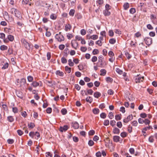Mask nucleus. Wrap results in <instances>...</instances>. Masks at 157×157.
Wrapping results in <instances>:
<instances>
[{
    "label": "nucleus",
    "instance_id": "obj_1",
    "mask_svg": "<svg viewBox=\"0 0 157 157\" xmlns=\"http://www.w3.org/2000/svg\"><path fill=\"white\" fill-rule=\"evenodd\" d=\"M26 83V79L25 78H22L20 80L19 79L17 80V85L19 86H25Z\"/></svg>",
    "mask_w": 157,
    "mask_h": 157
},
{
    "label": "nucleus",
    "instance_id": "obj_2",
    "mask_svg": "<svg viewBox=\"0 0 157 157\" xmlns=\"http://www.w3.org/2000/svg\"><path fill=\"white\" fill-rule=\"evenodd\" d=\"M22 43L24 44L25 47L27 49L29 50L31 48V44L28 43L25 39L21 40Z\"/></svg>",
    "mask_w": 157,
    "mask_h": 157
},
{
    "label": "nucleus",
    "instance_id": "obj_3",
    "mask_svg": "<svg viewBox=\"0 0 157 157\" xmlns=\"http://www.w3.org/2000/svg\"><path fill=\"white\" fill-rule=\"evenodd\" d=\"M61 32H59V34H56L55 36L56 38L59 42H61L63 41L64 40V36L62 35H61Z\"/></svg>",
    "mask_w": 157,
    "mask_h": 157
},
{
    "label": "nucleus",
    "instance_id": "obj_4",
    "mask_svg": "<svg viewBox=\"0 0 157 157\" xmlns=\"http://www.w3.org/2000/svg\"><path fill=\"white\" fill-rule=\"evenodd\" d=\"M144 79V77H140L138 75L136 76L135 78V81L136 83L140 82H142Z\"/></svg>",
    "mask_w": 157,
    "mask_h": 157
},
{
    "label": "nucleus",
    "instance_id": "obj_5",
    "mask_svg": "<svg viewBox=\"0 0 157 157\" xmlns=\"http://www.w3.org/2000/svg\"><path fill=\"white\" fill-rule=\"evenodd\" d=\"M144 40L145 41V43L147 45H151L152 42V39L150 37H146Z\"/></svg>",
    "mask_w": 157,
    "mask_h": 157
},
{
    "label": "nucleus",
    "instance_id": "obj_6",
    "mask_svg": "<svg viewBox=\"0 0 157 157\" xmlns=\"http://www.w3.org/2000/svg\"><path fill=\"white\" fill-rule=\"evenodd\" d=\"M0 38L3 39V41L5 43H7L9 42V40L7 38H5V35L3 33H0Z\"/></svg>",
    "mask_w": 157,
    "mask_h": 157
},
{
    "label": "nucleus",
    "instance_id": "obj_7",
    "mask_svg": "<svg viewBox=\"0 0 157 157\" xmlns=\"http://www.w3.org/2000/svg\"><path fill=\"white\" fill-rule=\"evenodd\" d=\"M68 126L67 125H65L63 127H60L59 130L60 132H65L68 129Z\"/></svg>",
    "mask_w": 157,
    "mask_h": 157
},
{
    "label": "nucleus",
    "instance_id": "obj_8",
    "mask_svg": "<svg viewBox=\"0 0 157 157\" xmlns=\"http://www.w3.org/2000/svg\"><path fill=\"white\" fill-rule=\"evenodd\" d=\"M133 118V116L132 115H129L127 118L124 119L123 122L125 123H127L131 120H132Z\"/></svg>",
    "mask_w": 157,
    "mask_h": 157
},
{
    "label": "nucleus",
    "instance_id": "obj_9",
    "mask_svg": "<svg viewBox=\"0 0 157 157\" xmlns=\"http://www.w3.org/2000/svg\"><path fill=\"white\" fill-rule=\"evenodd\" d=\"M71 44L72 46L75 49H77V47L78 46V43L76 40H74L73 42L72 41Z\"/></svg>",
    "mask_w": 157,
    "mask_h": 157
},
{
    "label": "nucleus",
    "instance_id": "obj_10",
    "mask_svg": "<svg viewBox=\"0 0 157 157\" xmlns=\"http://www.w3.org/2000/svg\"><path fill=\"white\" fill-rule=\"evenodd\" d=\"M71 26L70 24H67L65 25V30L66 31L70 30L71 29Z\"/></svg>",
    "mask_w": 157,
    "mask_h": 157
},
{
    "label": "nucleus",
    "instance_id": "obj_11",
    "mask_svg": "<svg viewBox=\"0 0 157 157\" xmlns=\"http://www.w3.org/2000/svg\"><path fill=\"white\" fill-rule=\"evenodd\" d=\"M7 39H8V40L9 41H13L14 39V37L13 36L11 35H9L7 36Z\"/></svg>",
    "mask_w": 157,
    "mask_h": 157
},
{
    "label": "nucleus",
    "instance_id": "obj_12",
    "mask_svg": "<svg viewBox=\"0 0 157 157\" xmlns=\"http://www.w3.org/2000/svg\"><path fill=\"white\" fill-rule=\"evenodd\" d=\"M17 95L18 97L21 99H22L23 98V95L21 92L20 91H17Z\"/></svg>",
    "mask_w": 157,
    "mask_h": 157
},
{
    "label": "nucleus",
    "instance_id": "obj_13",
    "mask_svg": "<svg viewBox=\"0 0 157 157\" xmlns=\"http://www.w3.org/2000/svg\"><path fill=\"white\" fill-rule=\"evenodd\" d=\"M120 137L118 136H114L113 137L114 141L116 142H117L119 141Z\"/></svg>",
    "mask_w": 157,
    "mask_h": 157
},
{
    "label": "nucleus",
    "instance_id": "obj_14",
    "mask_svg": "<svg viewBox=\"0 0 157 157\" xmlns=\"http://www.w3.org/2000/svg\"><path fill=\"white\" fill-rule=\"evenodd\" d=\"M101 73L100 75L101 76H105L106 73V71L105 69H101L100 70Z\"/></svg>",
    "mask_w": 157,
    "mask_h": 157
},
{
    "label": "nucleus",
    "instance_id": "obj_15",
    "mask_svg": "<svg viewBox=\"0 0 157 157\" xmlns=\"http://www.w3.org/2000/svg\"><path fill=\"white\" fill-rule=\"evenodd\" d=\"M94 96L95 98H98L101 96V94L98 92H96L94 93Z\"/></svg>",
    "mask_w": 157,
    "mask_h": 157
},
{
    "label": "nucleus",
    "instance_id": "obj_16",
    "mask_svg": "<svg viewBox=\"0 0 157 157\" xmlns=\"http://www.w3.org/2000/svg\"><path fill=\"white\" fill-rule=\"evenodd\" d=\"M103 13L105 16H108L110 14V12L109 11V10H105L103 11Z\"/></svg>",
    "mask_w": 157,
    "mask_h": 157
},
{
    "label": "nucleus",
    "instance_id": "obj_17",
    "mask_svg": "<svg viewBox=\"0 0 157 157\" xmlns=\"http://www.w3.org/2000/svg\"><path fill=\"white\" fill-rule=\"evenodd\" d=\"M113 132L114 134H118L120 133V130L117 128H115L113 129Z\"/></svg>",
    "mask_w": 157,
    "mask_h": 157
},
{
    "label": "nucleus",
    "instance_id": "obj_18",
    "mask_svg": "<svg viewBox=\"0 0 157 157\" xmlns=\"http://www.w3.org/2000/svg\"><path fill=\"white\" fill-rule=\"evenodd\" d=\"M7 120L10 122H13L14 120V118L12 116H9L7 117Z\"/></svg>",
    "mask_w": 157,
    "mask_h": 157
},
{
    "label": "nucleus",
    "instance_id": "obj_19",
    "mask_svg": "<svg viewBox=\"0 0 157 157\" xmlns=\"http://www.w3.org/2000/svg\"><path fill=\"white\" fill-rule=\"evenodd\" d=\"M86 101L87 102L91 103L93 101V98L89 96L86 98Z\"/></svg>",
    "mask_w": 157,
    "mask_h": 157
},
{
    "label": "nucleus",
    "instance_id": "obj_20",
    "mask_svg": "<svg viewBox=\"0 0 157 157\" xmlns=\"http://www.w3.org/2000/svg\"><path fill=\"white\" fill-rule=\"evenodd\" d=\"M56 73L57 75L60 76H63L64 75V73L63 72L60 71H57L56 72Z\"/></svg>",
    "mask_w": 157,
    "mask_h": 157
},
{
    "label": "nucleus",
    "instance_id": "obj_21",
    "mask_svg": "<svg viewBox=\"0 0 157 157\" xmlns=\"http://www.w3.org/2000/svg\"><path fill=\"white\" fill-rule=\"evenodd\" d=\"M35 126L34 123L33 122H31L28 124L29 128L30 129L33 128Z\"/></svg>",
    "mask_w": 157,
    "mask_h": 157
},
{
    "label": "nucleus",
    "instance_id": "obj_22",
    "mask_svg": "<svg viewBox=\"0 0 157 157\" xmlns=\"http://www.w3.org/2000/svg\"><path fill=\"white\" fill-rule=\"evenodd\" d=\"M14 15L16 17L19 19L21 17L20 13L17 10V12L15 13Z\"/></svg>",
    "mask_w": 157,
    "mask_h": 157
},
{
    "label": "nucleus",
    "instance_id": "obj_23",
    "mask_svg": "<svg viewBox=\"0 0 157 157\" xmlns=\"http://www.w3.org/2000/svg\"><path fill=\"white\" fill-rule=\"evenodd\" d=\"M72 126L75 129H77L79 127V124L77 122H75L73 123Z\"/></svg>",
    "mask_w": 157,
    "mask_h": 157
},
{
    "label": "nucleus",
    "instance_id": "obj_24",
    "mask_svg": "<svg viewBox=\"0 0 157 157\" xmlns=\"http://www.w3.org/2000/svg\"><path fill=\"white\" fill-rule=\"evenodd\" d=\"M68 64L70 67H72L74 66V63L72 62L71 59H69L68 60Z\"/></svg>",
    "mask_w": 157,
    "mask_h": 157
},
{
    "label": "nucleus",
    "instance_id": "obj_25",
    "mask_svg": "<svg viewBox=\"0 0 157 157\" xmlns=\"http://www.w3.org/2000/svg\"><path fill=\"white\" fill-rule=\"evenodd\" d=\"M93 112L95 114H98L99 112V110L98 109L95 108L93 110Z\"/></svg>",
    "mask_w": 157,
    "mask_h": 157
},
{
    "label": "nucleus",
    "instance_id": "obj_26",
    "mask_svg": "<svg viewBox=\"0 0 157 157\" xmlns=\"http://www.w3.org/2000/svg\"><path fill=\"white\" fill-rule=\"evenodd\" d=\"M8 47L7 46L5 45H1L0 47V49L2 51H4L7 50Z\"/></svg>",
    "mask_w": 157,
    "mask_h": 157
},
{
    "label": "nucleus",
    "instance_id": "obj_27",
    "mask_svg": "<svg viewBox=\"0 0 157 157\" xmlns=\"http://www.w3.org/2000/svg\"><path fill=\"white\" fill-rule=\"evenodd\" d=\"M129 5L128 3L126 2L124 4L123 7L125 10H127L129 7Z\"/></svg>",
    "mask_w": 157,
    "mask_h": 157
},
{
    "label": "nucleus",
    "instance_id": "obj_28",
    "mask_svg": "<svg viewBox=\"0 0 157 157\" xmlns=\"http://www.w3.org/2000/svg\"><path fill=\"white\" fill-rule=\"evenodd\" d=\"M50 18L51 19L54 20H55L57 17L56 15L54 13H52L51 15H50Z\"/></svg>",
    "mask_w": 157,
    "mask_h": 157
},
{
    "label": "nucleus",
    "instance_id": "obj_29",
    "mask_svg": "<svg viewBox=\"0 0 157 157\" xmlns=\"http://www.w3.org/2000/svg\"><path fill=\"white\" fill-rule=\"evenodd\" d=\"M39 85V83L36 82H33L31 84V85L33 86L34 87H36Z\"/></svg>",
    "mask_w": 157,
    "mask_h": 157
},
{
    "label": "nucleus",
    "instance_id": "obj_30",
    "mask_svg": "<svg viewBox=\"0 0 157 157\" xmlns=\"http://www.w3.org/2000/svg\"><path fill=\"white\" fill-rule=\"evenodd\" d=\"M116 71L120 75H121L123 73V71L120 70L118 68H117L116 69Z\"/></svg>",
    "mask_w": 157,
    "mask_h": 157
},
{
    "label": "nucleus",
    "instance_id": "obj_31",
    "mask_svg": "<svg viewBox=\"0 0 157 157\" xmlns=\"http://www.w3.org/2000/svg\"><path fill=\"white\" fill-rule=\"evenodd\" d=\"M65 70L68 73H70L71 72V68L67 66L65 67Z\"/></svg>",
    "mask_w": 157,
    "mask_h": 157
},
{
    "label": "nucleus",
    "instance_id": "obj_32",
    "mask_svg": "<svg viewBox=\"0 0 157 157\" xmlns=\"http://www.w3.org/2000/svg\"><path fill=\"white\" fill-rule=\"evenodd\" d=\"M75 10H71L69 12V14L70 16H73L75 14Z\"/></svg>",
    "mask_w": 157,
    "mask_h": 157
},
{
    "label": "nucleus",
    "instance_id": "obj_33",
    "mask_svg": "<svg viewBox=\"0 0 157 157\" xmlns=\"http://www.w3.org/2000/svg\"><path fill=\"white\" fill-rule=\"evenodd\" d=\"M8 66L9 64L8 63H6L4 64V65L2 67V69H5L8 67Z\"/></svg>",
    "mask_w": 157,
    "mask_h": 157
},
{
    "label": "nucleus",
    "instance_id": "obj_34",
    "mask_svg": "<svg viewBox=\"0 0 157 157\" xmlns=\"http://www.w3.org/2000/svg\"><path fill=\"white\" fill-rule=\"evenodd\" d=\"M106 114L105 113H102L100 114V117L101 118L105 119L106 117Z\"/></svg>",
    "mask_w": 157,
    "mask_h": 157
},
{
    "label": "nucleus",
    "instance_id": "obj_35",
    "mask_svg": "<svg viewBox=\"0 0 157 157\" xmlns=\"http://www.w3.org/2000/svg\"><path fill=\"white\" fill-rule=\"evenodd\" d=\"M109 42L111 44H113L116 42V40L114 38L111 39L109 40Z\"/></svg>",
    "mask_w": 157,
    "mask_h": 157
},
{
    "label": "nucleus",
    "instance_id": "obj_36",
    "mask_svg": "<svg viewBox=\"0 0 157 157\" xmlns=\"http://www.w3.org/2000/svg\"><path fill=\"white\" fill-rule=\"evenodd\" d=\"M61 60L62 63H66L67 62V59L64 57H62Z\"/></svg>",
    "mask_w": 157,
    "mask_h": 157
},
{
    "label": "nucleus",
    "instance_id": "obj_37",
    "mask_svg": "<svg viewBox=\"0 0 157 157\" xmlns=\"http://www.w3.org/2000/svg\"><path fill=\"white\" fill-rule=\"evenodd\" d=\"M12 111L15 113H17L18 111L17 108L16 107H13L12 108Z\"/></svg>",
    "mask_w": 157,
    "mask_h": 157
},
{
    "label": "nucleus",
    "instance_id": "obj_38",
    "mask_svg": "<svg viewBox=\"0 0 157 157\" xmlns=\"http://www.w3.org/2000/svg\"><path fill=\"white\" fill-rule=\"evenodd\" d=\"M108 117L110 119H113L114 117V116L113 114V113L112 112L109 113Z\"/></svg>",
    "mask_w": 157,
    "mask_h": 157
},
{
    "label": "nucleus",
    "instance_id": "obj_39",
    "mask_svg": "<svg viewBox=\"0 0 157 157\" xmlns=\"http://www.w3.org/2000/svg\"><path fill=\"white\" fill-rule=\"evenodd\" d=\"M98 38V36L97 35H93L90 36V38L94 40H95Z\"/></svg>",
    "mask_w": 157,
    "mask_h": 157
},
{
    "label": "nucleus",
    "instance_id": "obj_40",
    "mask_svg": "<svg viewBox=\"0 0 157 157\" xmlns=\"http://www.w3.org/2000/svg\"><path fill=\"white\" fill-rule=\"evenodd\" d=\"M115 119L117 121L120 120L121 119L120 115L119 114H117L115 116Z\"/></svg>",
    "mask_w": 157,
    "mask_h": 157
},
{
    "label": "nucleus",
    "instance_id": "obj_41",
    "mask_svg": "<svg viewBox=\"0 0 157 157\" xmlns=\"http://www.w3.org/2000/svg\"><path fill=\"white\" fill-rule=\"evenodd\" d=\"M98 62L100 63H102L103 62V59H104L103 56L101 55L98 57Z\"/></svg>",
    "mask_w": 157,
    "mask_h": 157
},
{
    "label": "nucleus",
    "instance_id": "obj_42",
    "mask_svg": "<svg viewBox=\"0 0 157 157\" xmlns=\"http://www.w3.org/2000/svg\"><path fill=\"white\" fill-rule=\"evenodd\" d=\"M99 52L98 50L97 49H94L93 50L92 53L93 55H95L98 54L99 53Z\"/></svg>",
    "mask_w": 157,
    "mask_h": 157
},
{
    "label": "nucleus",
    "instance_id": "obj_43",
    "mask_svg": "<svg viewBox=\"0 0 157 157\" xmlns=\"http://www.w3.org/2000/svg\"><path fill=\"white\" fill-rule=\"evenodd\" d=\"M127 136V133L125 132H123L121 133V137L124 138L126 136Z\"/></svg>",
    "mask_w": 157,
    "mask_h": 157
},
{
    "label": "nucleus",
    "instance_id": "obj_44",
    "mask_svg": "<svg viewBox=\"0 0 157 157\" xmlns=\"http://www.w3.org/2000/svg\"><path fill=\"white\" fill-rule=\"evenodd\" d=\"M104 125L105 126H107L109 125V121L108 120H105L104 122Z\"/></svg>",
    "mask_w": 157,
    "mask_h": 157
},
{
    "label": "nucleus",
    "instance_id": "obj_45",
    "mask_svg": "<svg viewBox=\"0 0 157 157\" xmlns=\"http://www.w3.org/2000/svg\"><path fill=\"white\" fill-rule=\"evenodd\" d=\"M116 121L115 120H113L111 121L110 122V124L113 127H114L115 125Z\"/></svg>",
    "mask_w": 157,
    "mask_h": 157
},
{
    "label": "nucleus",
    "instance_id": "obj_46",
    "mask_svg": "<svg viewBox=\"0 0 157 157\" xmlns=\"http://www.w3.org/2000/svg\"><path fill=\"white\" fill-rule=\"evenodd\" d=\"M27 79L29 82H31L33 80V78L31 76H29L27 77Z\"/></svg>",
    "mask_w": 157,
    "mask_h": 157
},
{
    "label": "nucleus",
    "instance_id": "obj_47",
    "mask_svg": "<svg viewBox=\"0 0 157 157\" xmlns=\"http://www.w3.org/2000/svg\"><path fill=\"white\" fill-rule=\"evenodd\" d=\"M67 112V110L65 109H63L61 110V112L63 115L66 114Z\"/></svg>",
    "mask_w": 157,
    "mask_h": 157
},
{
    "label": "nucleus",
    "instance_id": "obj_48",
    "mask_svg": "<svg viewBox=\"0 0 157 157\" xmlns=\"http://www.w3.org/2000/svg\"><path fill=\"white\" fill-rule=\"evenodd\" d=\"M17 9L14 8H12L11 9L10 12L12 14H15L17 12Z\"/></svg>",
    "mask_w": 157,
    "mask_h": 157
},
{
    "label": "nucleus",
    "instance_id": "obj_49",
    "mask_svg": "<svg viewBox=\"0 0 157 157\" xmlns=\"http://www.w3.org/2000/svg\"><path fill=\"white\" fill-rule=\"evenodd\" d=\"M2 107L4 110L6 111L8 110V108L6 104H3L2 105Z\"/></svg>",
    "mask_w": 157,
    "mask_h": 157
},
{
    "label": "nucleus",
    "instance_id": "obj_50",
    "mask_svg": "<svg viewBox=\"0 0 157 157\" xmlns=\"http://www.w3.org/2000/svg\"><path fill=\"white\" fill-rule=\"evenodd\" d=\"M14 140L12 139H9L7 140V142L9 144H12L14 142Z\"/></svg>",
    "mask_w": 157,
    "mask_h": 157
},
{
    "label": "nucleus",
    "instance_id": "obj_51",
    "mask_svg": "<svg viewBox=\"0 0 157 157\" xmlns=\"http://www.w3.org/2000/svg\"><path fill=\"white\" fill-rule=\"evenodd\" d=\"M117 126L119 128H121L122 126V124L121 121H118L117 122Z\"/></svg>",
    "mask_w": 157,
    "mask_h": 157
},
{
    "label": "nucleus",
    "instance_id": "obj_52",
    "mask_svg": "<svg viewBox=\"0 0 157 157\" xmlns=\"http://www.w3.org/2000/svg\"><path fill=\"white\" fill-rule=\"evenodd\" d=\"M106 80L107 82H112L113 81V79L110 77H108L106 78Z\"/></svg>",
    "mask_w": 157,
    "mask_h": 157
},
{
    "label": "nucleus",
    "instance_id": "obj_53",
    "mask_svg": "<svg viewBox=\"0 0 157 157\" xmlns=\"http://www.w3.org/2000/svg\"><path fill=\"white\" fill-rule=\"evenodd\" d=\"M97 60V58L96 56H94L91 59V61L92 62H96Z\"/></svg>",
    "mask_w": 157,
    "mask_h": 157
},
{
    "label": "nucleus",
    "instance_id": "obj_54",
    "mask_svg": "<svg viewBox=\"0 0 157 157\" xmlns=\"http://www.w3.org/2000/svg\"><path fill=\"white\" fill-rule=\"evenodd\" d=\"M140 117L143 118H145L147 117V114L145 113H142L140 114Z\"/></svg>",
    "mask_w": 157,
    "mask_h": 157
},
{
    "label": "nucleus",
    "instance_id": "obj_55",
    "mask_svg": "<svg viewBox=\"0 0 157 157\" xmlns=\"http://www.w3.org/2000/svg\"><path fill=\"white\" fill-rule=\"evenodd\" d=\"M96 2L99 5H102L103 4L104 1L103 0H98L96 1Z\"/></svg>",
    "mask_w": 157,
    "mask_h": 157
},
{
    "label": "nucleus",
    "instance_id": "obj_56",
    "mask_svg": "<svg viewBox=\"0 0 157 157\" xmlns=\"http://www.w3.org/2000/svg\"><path fill=\"white\" fill-rule=\"evenodd\" d=\"M81 73L78 71H77L75 73V75L77 77H80L81 75Z\"/></svg>",
    "mask_w": 157,
    "mask_h": 157
},
{
    "label": "nucleus",
    "instance_id": "obj_57",
    "mask_svg": "<svg viewBox=\"0 0 157 157\" xmlns=\"http://www.w3.org/2000/svg\"><path fill=\"white\" fill-rule=\"evenodd\" d=\"M46 111L47 113H51L52 111V108L50 107H48Z\"/></svg>",
    "mask_w": 157,
    "mask_h": 157
},
{
    "label": "nucleus",
    "instance_id": "obj_58",
    "mask_svg": "<svg viewBox=\"0 0 157 157\" xmlns=\"http://www.w3.org/2000/svg\"><path fill=\"white\" fill-rule=\"evenodd\" d=\"M94 133H95V131L94 130H90L89 132V135H91V136L93 135L94 134Z\"/></svg>",
    "mask_w": 157,
    "mask_h": 157
},
{
    "label": "nucleus",
    "instance_id": "obj_59",
    "mask_svg": "<svg viewBox=\"0 0 157 157\" xmlns=\"http://www.w3.org/2000/svg\"><path fill=\"white\" fill-rule=\"evenodd\" d=\"M129 11L130 13L132 14H133L135 12L136 10L135 9L132 8Z\"/></svg>",
    "mask_w": 157,
    "mask_h": 157
},
{
    "label": "nucleus",
    "instance_id": "obj_60",
    "mask_svg": "<svg viewBox=\"0 0 157 157\" xmlns=\"http://www.w3.org/2000/svg\"><path fill=\"white\" fill-rule=\"evenodd\" d=\"M144 122L146 124H149L150 123V121L148 120L147 119H146L144 120Z\"/></svg>",
    "mask_w": 157,
    "mask_h": 157
},
{
    "label": "nucleus",
    "instance_id": "obj_61",
    "mask_svg": "<svg viewBox=\"0 0 157 157\" xmlns=\"http://www.w3.org/2000/svg\"><path fill=\"white\" fill-rule=\"evenodd\" d=\"M94 144V142L92 140H90L89 141L88 144V145L90 146H93Z\"/></svg>",
    "mask_w": 157,
    "mask_h": 157
},
{
    "label": "nucleus",
    "instance_id": "obj_62",
    "mask_svg": "<svg viewBox=\"0 0 157 157\" xmlns=\"http://www.w3.org/2000/svg\"><path fill=\"white\" fill-rule=\"evenodd\" d=\"M87 48L86 47H81V50L83 52H85L87 50Z\"/></svg>",
    "mask_w": 157,
    "mask_h": 157
},
{
    "label": "nucleus",
    "instance_id": "obj_63",
    "mask_svg": "<svg viewBox=\"0 0 157 157\" xmlns=\"http://www.w3.org/2000/svg\"><path fill=\"white\" fill-rule=\"evenodd\" d=\"M129 151L131 154H134V149L133 148H131L129 149Z\"/></svg>",
    "mask_w": 157,
    "mask_h": 157
},
{
    "label": "nucleus",
    "instance_id": "obj_64",
    "mask_svg": "<svg viewBox=\"0 0 157 157\" xmlns=\"http://www.w3.org/2000/svg\"><path fill=\"white\" fill-rule=\"evenodd\" d=\"M105 10H110L111 9V7L108 4H106L105 6Z\"/></svg>",
    "mask_w": 157,
    "mask_h": 157
}]
</instances>
